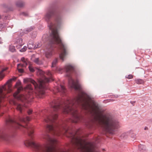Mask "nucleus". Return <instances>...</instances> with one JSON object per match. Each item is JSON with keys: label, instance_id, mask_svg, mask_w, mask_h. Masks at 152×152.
Segmentation results:
<instances>
[{"label": "nucleus", "instance_id": "nucleus-1", "mask_svg": "<svg viewBox=\"0 0 152 152\" xmlns=\"http://www.w3.org/2000/svg\"><path fill=\"white\" fill-rule=\"evenodd\" d=\"M6 124L8 126H12L16 128L20 129L21 128H25L28 132L30 139L24 141V144L26 146H31L37 152H69V151L57 150L55 145L58 143V141L55 139L51 138L48 134H46L43 136L46 143L41 145L36 142L34 139V131L33 127L30 125L24 126L20 124L15 119L10 117L6 121Z\"/></svg>", "mask_w": 152, "mask_h": 152}, {"label": "nucleus", "instance_id": "nucleus-2", "mask_svg": "<svg viewBox=\"0 0 152 152\" xmlns=\"http://www.w3.org/2000/svg\"><path fill=\"white\" fill-rule=\"evenodd\" d=\"M56 24L50 23L48 25L49 28L51 31V34L50 37V40L51 43H56L58 45L61 50L59 57L63 61L65 56L67 55L68 52L66 46L61 40L58 34L57 27L61 22V19L60 17H57L55 19Z\"/></svg>", "mask_w": 152, "mask_h": 152}, {"label": "nucleus", "instance_id": "nucleus-3", "mask_svg": "<svg viewBox=\"0 0 152 152\" xmlns=\"http://www.w3.org/2000/svg\"><path fill=\"white\" fill-rule=\"evenodd\" d=\"M70 135L67 136L72 139V143L73 146L80 152H96L94 149V146L93 143H89L87 144L80 137L77 136V133L75 134L71 133Z\"/></svg>", "mask_w": 152, "mask_h": 152}, {"label": "nucleus", "instance_id": "nucleus-4", "mask_svg": "<svg viewBox=\"0 0 152 152\" xmlns=\"http://www.w3.org/2000/svg\"><path fill=\"white\" fill-rule=\"evenodd\" d=\"M51 78H48L44 76L43 78L38 80L39 85L34 80L31 78H26L23 80L24 82H30L34 85L35 88L34 93L38 96L43 95L45 93V90L46 89L47 83L50 81ZM41 97V96H39Z\"/></svg>", "mask_w": 152, "mask_h": 152}, {"label": "nucleus", "instance_id": "nucleus-5", "mask_svg": "<svg viewBox=\"0 0 152 152\" xmlns=\"http://www.w3.org/2000/svg\"><path fill=\"white\" fill-rule=\"evenodd\" d=\"M21 85V83L20 81H18L17 82L15 87L17 88V90L14 94L13 96L18 100H20L22 102H27L31 101V100L34 98L33 95L34 94L33 88L31 85L30 84H28L26 86V89L29 90V91H28V95L26 96L23 95L18 94L20 91L23 89V87Z\"/></svg>", "mask_w": 152, "mask_h": 152}, {"label": "nucleus", "instance_id": "nucleus-6", "mask_svg": "<svg viewBox=\"0 0 152 152\" xmlns=\"http://www.w3.org/2000/svg\"><path fill=\"white\" fill-rule=\"evenodd\" d=\"M47 128L51 133L57 136H59L61 134L65 135L68 132L66 126L59 125L57 123L52 125H48Z\"/></svg>", "mask_w": 152, "mask_h": 152}, {"label": "nucleus", "instance_id": "nucleus-7", "mask_svg": "<svg viewBox=\"0 0 152 152\" xmlns=\"http://www.w3.org/2000/svg\"><path fill=\"white\" fill-rule=\"evenodd\" d=\"M67 76L69 77V83L71 87L75 90L80 91L81 89V86L78 80L75 82L71 77L70 74L74 71V67L70 65H67L65 66Z\"/></svg>", "mask_w": 152, "mask_h": 152}, {"label": "nucleus", "instance_id": "nucleus-8", "mask_svg": "<svg viewBox=\"0 0 152 152\" xmlns=\"http://www.w3.org/2000/svg\"><path fill=\"white\" fill-rule=\"evenodd\" d=\"M21 60L23 64H18L17 66L19 72L23 73V69L22 68L26 67L29 61L27 59H25L24 57H22L21 59Z\"/></svg>", "mask_w": 152, "mask_h": 152}, {"label": "nucleus", "instance_id": "nucleus-9", "mask_svg": "<svg viewBox=\"0 0 152 152\" xmlns=\"http://www.w3.org/2000/svg\"><path fill=\"white\" fill-rule=\"evenodd\" d=\"M13 103L16 106L17 110L20 113H22L24 109L26 107V105L24 104V105L23 104L17 103L14 101H13Z\"/></svg>", "mask_w": 152, "mask_h": 152}, {"label": "nucleus", "instance_id": "nucleus-10", "mask_svg": "<svg viewBox=\"0 0 152 152\" xmlns=\"http://www.w3.org/2000/svg\"><path fill=\"white\" fill-rule=\"evenodd\" d=\"M54 92L56 93L58 92L64 94L66 91V89L65 87L63 86L60 85L59 86L56 87L54 88Z\"/></svg>", "mask_w": 152, "mask_h": 152}, {"label": "nucleus", "instance_id": "nucleus-11", "mask_svg": "<svg viewBox=\"0 0 152 152\" xmlns=\"http://www.w3.org/2000/svg\"><path fill=\"white\" fill-rule=\"evenodd\" d=\"M53 50L52 46L50 45V47L45 52V56L46 58H49L52 56Z\"/></svg>", "mask_w": 152, "mask_h": 152}, {"label": "nucleus", "instance_id": "nucleus-12", "mask_svg": "<svg viewBox=\"0 0 152 152\" xmlns=\"http://www.w3.org/2000/svg\"><path fill=\"white\" fill-rule=\"evenodd\" d=\"M15 44L16 45V48L17 49H19L24 45V43L23 42V40L21 38H19L15 42Z\"/></svg>", "mask_w": 152, "mask_h": 152}, {"label": "nucleus", "instance_id": "nucleus-13", "mask_svg": "<svg viewBox=\"0 0 152 152\" xmlns=\"http://www.w3.org/2000/svg\"><path fill=\"white\" fill-rule=\"evenodd\" d=\"M54 14V11L53 10H49L45 15V18L47 21Z\"/></svg>", "mask_w": 152, "mask_h": 152}, {"label": "nucleus", "instance_id": "nucleus-14", "mask_svg": "<svg viewBox=\"0 0 152 152\" xmlns=\"http://www.w3.org/2000/svg\"><path fill=\"white\" fill-rule=\"evenodd\" d=\"M19 120L20 122L26 124L27 122L30 121V118L28 116L26 117H20L19 118Z\"/></svg>", "mask_w": 152, "mask_h": 152}, {"label": "nucleus", "instance_id": "nucleus-15", "mask_svg": "<svg viewBox=\"0 0 152 152\" xmlns=\"http://www.w3.org/2000/svg\"><path fill=\"white\" fill-rule=\"evenodd\" d=\"M39 47L38 45L36 47L34 44V43L32 41H29L28 45V47L29 49H36Z\"/></svg>", "mask_w": 152, "mask_h": 152}, {"label": "nucleus", "instance_id": "nucleus-16", "mask_svg": "<svg viewBox=\"0 0 152 152\" xmlns=\"http://www.w3.org/2000/svg\"><path fill=\"white\" fill-rule=\"evenodd\" d=\"M32 60L34 62L38 64H42V61H39L38 58H36L34 59L33 58H32Z\"/></svg>", "mask_w": 152, "mask_h": 152}, {"label": "nucleus", "instance_id": "nucleus-17", "mask_svg": "<svg viewBox=\"0 0 152 152\" xmlns=\"http://www.w3.org/2000/svg\"><path fill=\"white\" fill-rule=\"evenodd\" d=\"M7 69V68H4L0 72V79H2L4 77V75L3 72Z\"/></svg>", "mask_w": 152, "mask_h": 152}, {"label": "nucleus", "instance_id": "nucleus-18", "mask_svg": "<svg viewBox=\"0 0 152 152\" xmlns=\"http://www.w3.org/2000/svg\"><path fill=\"white\" fill-rule=\"evenodd\" d=\"M24 4V3L21 1H19L16 3V5L19 7H23Z\"/></svg>", "mask_w": 152, "mask_h": 152}, {"label": "nucleus", "instance_id": "nucleus-19", "mask_svg": "<svg viewBox=\"0 0 152 152\" xmlns=\"http://www.w3.org/2000/svg\"><path fill=\"white\" fill-rule=\"evenodd\" d=\"M135 82L137 84H140L143 83V80L141 79H137L135 80Z\"/></svg>", "mask_w": 152, "mask_h": 152}, {"label": "nucleus", "instance_id": "nucleus-20", "mask_svg": "<svg viewBox=\"0 0 152 152\" xmlns=\"http://www.w3.org/2000/svg\"><path fill=\"white\" fill-rule=\"evenodd\" d=\"M57 62L58 59L57 58H56L55 60H54L52 63V67H55L56 64L57 63Z\"/></svg>", "mask_w": 152, "mask_h": 152}, {"label": "nucleus", "instance_id": "nucleus-21", "mask_svg": "<svg viewBox=\"0 0 152 152\" xmlns=\"http://www.w3.org/2000/svg\"><path fill=\"white\" fill-rule=\"evenodd\" d=\"M9 50L12 52H14L15 51V49L14 46H10L9 47Z\"/></svg>", "mask_w": 152, "mask_h": 152}, {"label": "nucleus", "instance_id": "nucleus-22", "mask_svg": "<svg viewBox=\"0 0 152 152\" xmlns=\"http://www.w3.org/2000/svg\"><path fill=\"white\" fill-rule=\"evenodd\" d=\"M37 74H40L41 76H43L44 75V72L41 70L39 69L38 70Z\"/></svg>", "mask_w": 152, "mask_h": 152}, {"label": "nucleus", "instance_id": "nucleus-23", "mask_svg": "<svg viewBox=\"0 0 152 152\" xmlns=\"http://www.w3.org/2000/svg\"><path fill=\"white\" fill-rule=\"evenodd\" d=\"M27 47L26 46H24L23 47V48H22L20 50V51L21 52H23L25 51L27 49Z\"/></svg>", "mask_w": 152, "mask_h": 152}, {"label": "nucleus", "instance_id": "nucleus-24", "mask_svg": "<svg viewBox=\"0 0 152 152\" xmlns=\"http://www.w3.org/2000/svg\"><path fill=\"white\" fill-rule=\"evenodd\" d=\"M126 78L128 79H131L133 78V75H129L126 76Z\"/></svg>", "mask_w": 152, "mask_h": 152}, {"label": "nucleus", "instance_id": "nucleus-25", "mask_svg": "<svg viewBox=\"0 0 152 152\" xmlns=\"http://www.w3.org/2000/svg\"><path fill=\"white\" fill-rule=\"evenodd\" d=\"M29 69L30 71L31 72H33L34 71V69H33V68L31 66H29Z\"/></svg>", "mask_w": 152, "mask_h": 152}, {"label": "nucleus", "instance_id": "nucleus-26", "mask_svg": "<svg viewBox=\"0 0 152 152\" xmlns=\"http://www.w3.org/2000/svg\"><path fill=\"white\" fill-rule=\"evenodd\" d=\"M0 139H1L3 140H5V136L3 134H0Z\"/></svg>", "mask_w": 152, "mask_h": 152}, {"label": "nucleus", "instance_id": "nucleus-27", "mask_svg": "<svg viewBox=\"0 0 152 152\" xmlns=\"http://www.w3.org/2000/svg\"><path fill=\"white\" fill-rule=\"evenodd\" d=\"M32 110L31 109H30L28 110V115H30L32 113Z\"/></svg>", "mask_w": 152, "mask_h": 152}, {"label": "nucleus", "instance_id": "nucleus-28", "mask_svg": "<svg viewBox=\"0 0 152 152\" xmlns=\"http://www.w3.org/2000/svg\"><path fill=\"white\" fill-rule=\"evenodd\" d=\"M47 74L50 77H51L52 75V73L50 72H48L47 73Z\"/></svg>", "mask_w": 152, "mask_h": 152}, {"label": "nucleus", "instance_id": "nucleus-29", "mask_svg": "<svg viewBox=\"0 0 152 152\" xmlns=\"http://www.w3.org/2000/svg\"><path fill=\"white\" fill-rule=\"evenodd\" d=\"M22 14L23 15H24V16H27L28 15V14L27 13H25V12H23L22 13Z\"/></svg>", "mask_w": 152, "mask_h": 152}, {"label": "nucleus", "instance_id": "nucleus-30", "mask_svg": "<svg viewBox=\"0 0 152 152\" xmlns=\"http://www.w3.org/2000/svg\"><path fill=\"white\" fill-rule=\"evenodd\" d=\"M3 25H3V24H2V23L1 24H0V26L1 27V28H3V27L4 26H4H3Z\"/></svg>", "mask_w": 152, "mask_h": 152}, {"label": "nucleus", "instance_id": "nucleus-31", "mask_svg": "<svg viewBox=\"0 0 152 152\" xmlns=\"http://www.w3.org/2000/svg\"><path fill=\"white\" fill-rule=\"evenodd\" d=\"M131 103L134 105V104L135 103V101H131L130 102Z\"/></svg>", "mask_w": 152, "mask_h": 152}, {"label": "nucleus", "instance_id": "nucleus-32", "mask_svg": "<svg viewBox=\"0 0 152 152\" xmlns=\"http://www.w3.org/2000/svg\"><path fill=\"white\" fill-rule=\"evenodd\" d=\"M143 147V146L142 145H140V146H139V148H142Z\"/></svg>", "mask_w": 152, "mask_h": 152}, {"label": "nucleus", "instance_id": "nucleus-33", "mask_svg": "<svg viewBox=\"0 0 152 152\" xmlns=\"http://www.w3.org/2000/svg\"><path fill=\"white\" fill-rule=\"evenodd\" d=\"M148 129V127H146L145 128V129H145V130H147Z\"/></svg>", "mask_w": 152, "mask_h": 152}, {"label": "nucleus", "instance_id": "nucleus-34", "mask_svg": "<svg viewBox=\"0 0 152 152\" xmlns=\"http://www.w3.org/2000/svg\"><path fill=\"white\" fill-rule=\"evenodd\" d=\"M61 69L60 68H59V70H60V71L61 70Z\"/></svg>", "mask_w": 152, "mask_h": 152}, {"label": "nucleus", "instance_id": "nucleus-35", "mask_svg": "<svg viewBox=\"0 0 152 152\" xmlns=\"http://www.w3.org/2000/svg\"><path fill=\"white\" fill-rule=\"evenodd\" d=\"M58 115H57V118H58Z\"/></svg>", "mask_w": 152, "mask_h": 152}, {"label": "nucleus", "instance_id": "nucleus-36", "mask_svg": "<svg viewBox=\"0 0 152 152\" xmlns=\"http://www.w3.org/2000/svg\"><path fill=\"white\" fill-rule=\"evenodd\" d=\"M111 100L112 101H113V99H111Z\"/></svg>", "mask_w": 152, "mask_h": 152}]
</instances>
